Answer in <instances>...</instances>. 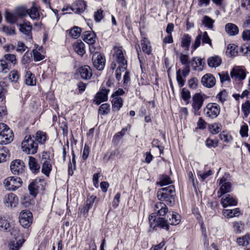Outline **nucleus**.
Listing matches in <instances>:
<instances>
[{
	"label": "nucleus",
	"mask_w": 250,
	"mask_h": 250,
	"mask_svg": "<svg viewBox=\"0 0 250 250\" xmlns=\"http://www.w3.org/2000/svg\"><path fill=\"white\" fill-rule=\"evenodd\" d=\"M157 196L159 200L165 201L168 205L172 206L175 203V188L170 186L162 188L157 191Z\"/></svg>",
	"instance_id": "f257e3e1"
},
{
	"label": "nucleus",
	"mask_w": 250,
	"mask_h": 250,
	"mask_svg": "<svg viewBox=\"0 0 250 250\" xmlns=\"http://www.w3.org/2000/svg\"><path fill=\"white\" fill-rule=\"evenodd\" d=\"M21 148L26 153L33 155L37 153L38 146L31 135H26L21 143Z\"/></svg>",
	"instance_id": "f03ea898"
},
{
	"label": "nucleus",
	"mask_w": 250,
	"mask_h": 250,
	"mask_svg": "<svg viewBox=\"0 0 250 250\" xmlns=\"http://www.w3.org/2000/svg\"><path fill=\"white\" fill-rule=\"evenodd\" d=\"M113 50V57L118 66L123 69H126L127 66V61L125 57V51L123 50L122 46H114Z\"/></svg>",
	"instance_id": "7ed1b4c3"
},
{
	"label": "nucleus",
	"mask_w": 250,
	"mask_h": 250,
	"mask_svg": "<svg viewBox=\"0 0 250 250\" xmlns=\"http://www.w3.org/2000/svg\"><path fill=\"white\" fill-rule=\"evenodd\" d=\"M0 231H10L11 234L13 235L16 239L19 237L20 233V230L16 228H12V226L9 222L4 216H0Z\"/></svg>",
	"instance_id": "20e7f679"
},
{
	"label": "nucleus",
	"mask_w": 250,
	"mask_h": 250,
	"mask_svg": "<svg viewBox=\"0 0 250 250\" xmlns=\"http://www.w3.org/2000/svg\"><path fill=\"white\" fill-rule=\"evenodd\" d=\"M22 183V180L20 177L15 176L9 177L3 182L6 189L9 190H16L21 187Z\"/></svg>",
	"instance_id": "39448f33"
},
{
	"label": "nucleus",
	"mask_w": 250,
	"mask_h": 250,
	"mask_svg": "<svg viewBox=\"0 0 250 250\" xmlns=\"http://www.w3.org/2000/svg\"><path fill=\"white\" fill-rule=\"evenodd\" d=\"M220 108L216 103H208L204 108V115L210 119L216 118L219 114Z\"/></svg>",
	"instance_id": "423d86ee"
},
{
	"label": "nucleus",
	"mask_w": 250,
	"mask_h": 250,
	"mask_svg": "<svg viewBox=\"0 0 250 250\" xmlns=\"http://www.w3.org/2000/svg\"><path fill=\"white\" fill-rule=\"evenodd\" d=\"M204 99L200 93H195L192 98L191 106L192 111L196 115H199V110L201 108L204 103Z\"/></svg>",
	"instance_id": "0eeeda50"
},
{
	"label": "nucleus",
	"mask_w": 250,
	"mask_h": 250,
	"mask_svg": "<svg viewBox=\"0 0 250 250\" xmlns=\"http://www.w3.org/2000/svg\"><path fill=\"white\" fill-rule=\"evenodd\" d=\"M32 214L30 211L22 210L20 214L19 222L23 227L27 228L32 224Z\"/></svg>",
	"instance_id": "6e6552de"
},
{
	"label": "nucleus",
	"mask_w": 250,
	"mask_h": 250,
	"mask_svg": "<svg viewBox=\"0 0 250 250\" xmlns=\"http://www.w3.org/2000/svg\"><path fill=\"white\" fill-rule=\"evenodd\" d=\"M93 64L95 68L99 71L103 70L105 66V58L99 52L95 53L92 58Z\"/></svg>",
	"instance_id": "1a4fd4ad"
},
{
	"label": "nucleus",
	"mask_w": 250,
	"mask_h": 250,
	"mask_svg": "<svg viewBox=\"0 0 250 250\" xmlns=\"http://www.w3.org/2000/svg\"><path fill=\"white\" fill-rule=\"evenodd\" d=\"M24 167V163L19 159L13 161L10 164L11 171L14 175H20L22 173Z\"/></svg>",
	"instance_id": "9d476101"
},
{
	"label": "nucleus",
	"mask_w": 250,
	"mask_h": 250,
	"mask_svg": "<svg viewBox=\"0 0 250 250\" xmlns=\"http://www.w3.org/2000/svg\"><path fill=\"white\" fill-rule=\"evenodd\" d=\"M0 132L2 133L3 136L5 145L9 144L13 140V133L5 124L0 123Z\"/></svg>",
	"instance_id": "9b49d317"
},
{
	"label": "nucleus",
	"mask_w": 250,
	"mask_h": 250,
	"mask_svg": "<svg viewBox=\"0 0 250 250\" xmlns=\"http://www.w3.org/2000/svg\"><path fill=\"white\" fill-rule=\"evenodd\" d=\"M230 74L231 78L235 80H243L246 77V71L242 66H234L231 70Z\"/></svg>",
	"instance_id": "f8f14e48"
},
{
	"label": "nucleus",
	"mask_w": 250,
	"mask_h": 250,
	"mask_svg": "<svg viewBox=\"0 0 250 250\" xmlns=\"http://www.w3.org/2000/svg\"><path fill=\"white\" fill-rule=\"evenodd\" d=\"M219 185L221 186L220 189L218 191V194H220L218 197H221L222 195L231 191V184L228 182L227 178L223 176L220 180Z\"/></svg>",
	"instance_id": "ddd939ff"
},
{
	"label": "nucleus",
	"mask_w": 250,
	"mask_h": 250,
	"mask_svg": "<svg viewBox=\"0 0 250 250\" xmlns=\"http://www.w3.org/2000/svg\"><path fill=\"white\" fill-rule=\"evenodd\" d=\"M46 152H43L42 155L41 162L42 163V172L46 176H48L52 170V165L50 163V159L46 158Z\"/></svg>",
	"instance_id": "4468645a"
},
{
	"label": "nucleus",
	"mask_w": 250,
	"mask_h": 250,
	"mask_svg": "<svg viewBox=\"0 0 250 250\" xmlns=\"http://www.w3.org/2000/svg\"><path fill=\"white\" fill-rule=\"evenodd\" d=\"M86 5L83 0H76L70 6L67 8L71 9L73 12L76 14H80L84 11L86 9Z\"/></svg>",
	"instance_id": "2eb2a0df"
},
{
	"label": "nucleus",
	"mask_w": 250,
	"mask_h": 250,
	"mask_svg": "<svg viewBox=\"0 0 250 250\" xmlns=\"http://www.w3.org/2000/svg\"><path fill=\"white\" fill-rule=\"evenodd\" d=\"M109 92V89L102 87L95 97L94 102L97 105L100 104L102 102L106 101L108 99V93Z\"/></svg>",
	"instance_id": "dca6fc26"
},
{
	"label": "nucleus",
	"mask_w": 250,
	"mask_h": 250,
	"mask_svg": "<svg viewBox=\"0 0 250 250\" xmlns=\"http://www.w3.org/2000/svg\"><path fill=\"white\" fill-rule=\"evenodd\" d=\"M3 203L7 207H15L18 203V198L15 194L10 193L4 196Z\"/></svg>",
	"instance_id": "f3484780"
},
{
	"label": "nucleus",
	"mask_w": 250,
	"mask_h": 250,
	"mask_svg": "<svg viewBox=\"0 0 250 250\" xmlns=\"http://www.w3.org/2000/svg\"><path fill=\"white\" fill-rule=\"evenodd\" d=\"M81 78L84 80H89L92 76V72L91 68L87 65H84L80 67L78 69Z\"/></svg>",
	"instance_id": "a211bd4d"
},
{
	"label": "nucleus",
	"mask_w": 250,
	"mask_h": 250,
	"mask_svg": "<svg viewBox=\"0 0 250 250\" xmlns=\"http://www.w3.org/2000/svg\"><path fill=\"white\" fill-rule=\"evenodd\" d=\"M201 83L205 87L211 88L215 85L216 80L212 74H206L202 78Z\"/></svg>",
	"instance_id": "6ab92c4d"
},
{
	"label": "nucleus",
	"mask_w": 250,
	"mask_h": 250,
	"mask_svg": "<svg viewBox=\"0 0 250 250\" xmlns=\"http://www.w3.org/2000/svg\"><path fill=\"white\" fill-rule=\"evenodd\" d=\"M221 204L223 208H225L228 206H236L237 204V200L234 197L228 194L225 197L222 198Z\"/></svg>",
	"instance_id": "aec40b11"
},
{
	"label": "nucleus",
	"mask_w": 250,
	"mask_h": 250,
	"mask_svg": "<svg viewBox=\"0 0 250 250\" xmlns=\"http://www.w3.org/2000/svg\"><path fill=\"white\" fill-rule=\"evenodd\" d=\"M96 35L91 31H86L83 33L82 38L83 40L89 45L94 44L96 42Z\"/></svg>",
	"instance_id": "412c9836"
},
{
	"label": "nucleus",
	"mask_w": 250,
	"mask_h": 250,
	"mask_svg": "<svg viewBox=\"0 0 250 250\" xmlns=\"http://www.w3.org/2000/svg\"><path fill=\"white\" fill-rule=\"evenodd\" d=\"M43 180L42 179H35L32 181L28 186V190L30 194L35 197L38 192V189L40 187L39 185V182H43Z\"/></svg>",
	"instance_id": "4be33fe9"
},
{
	"label": "nucleus",
	"mask_w": 250,
	"mask_h": 250,
	"mask_svg": "<svg viewBox=\"0 0 250 250\" xmlns=\"http://www.w3.org/2000/svg\"><path fill=\"white\" fill-rule=\"evenodd\" d=\"M154 211L157 216H163L167 212L168 208L164 203L159 202L155 205Z\"/></svg>",
	"instance_id": "5701e85b"
},
{
	"label": "nucleus",
	"mask_w": 250,
	"mask_h": 250,
	"mask_svg": "<svg viewBox=\"0 0 250 250\" xmlns=\"http://www.w3.org/2000/svg\"><path fill=\"white\" fill-rule=\"evenodd\" d=\"M28 166L29 169L34 173H37L39 172L40 165L38 161L32 156L28 157Z\"/></svg>",
	"instance_id": "b1692460"
},
{
	"label": "nucleus",
	"mask_w": 250,
	"mask_h": 250,
	"mask_svg": "<svg viewBox=\"0 0 250 250\" xmlns=\"http://www.w3.org/2000/svg\"><path fill=\"white\" fill-rule=\"evenodd\" d=\"M225 30L229 36H235L239 33L238 26L232 23H228L226 24Z\"/></svg>",
	"instance_id": "393cba45"
},
{
	"label": "nucleus",
	"mask_w": 250,
	"mask_h": 250,
	"mask_svg": "<svg viewBox=\"0 0 250 250\" xmlns=\"http://www.w3.org/2000/svg\"><path fill=\"white\" fill-rule=\"evenodd\" d=\"M191 41V37L188 34H184L181 39V46L184 48L185 50H188Z\"/></svg>",
	"instance_id": "a878e982"
},
{
	"label": "nucleus",
	"mask_w": 250,
	"mask_h": 250,
	"mask_svg": "<svg viewBox=\"0 0 250 250\" xmlns=\"http://www.w3.org/2000/svg\"><path fill=\"white\" fill-rule=\"evenodd\" d=\"M73 47L75 51L81 56H83L85 53V45L82 41L75 42Z\"/></svg>",
	"instance_id": "bb28decb"
},
{
	"label": "nucleus",
	"mask_w": 250,
	"mask_h": 250,
	"mask_svg": "<svg viewBox=\"0 0 250 250\" xmlns=\"http://www.w3.org/2000/svg\"><path fill=\"white\" fill-rule=\"evenodd\" d=\"M28 15L30 18L33 20H38L40 19V15L38 7L35 6L34 4L32 6L28 9Z\"/></svg>",
	"instance_id": "cd10ccee"
},
{
	"label": "nucleus",
	"mask_w": 250,
	"mask_h": 250,
	"mask_svg": "<svg viewBox=\"0 0 250 250\" xmlns=\"http://www.w3.org/2000/svg\"><path fill=\"white\" fill-rule=\"evenodd\" d=\"M111 101L113 110L119 111L123 106V100L120 97H112Z\"/></svg>",
	"instance_id": "c85d7f7f"
},
{
	"label": "nucleus",
	"mask_w": 250,
	"mask_h": 250,
	"mask_svg": "<svg viewBox=\"0 0 250 250\" xmlns=\"http://www.w3.org/2000/svg\"><path fill=\"white\" fill-rule=\"evenodd\" d=\"M142 49L144 52L149 55L151 52V47L148 40L146 38H143L141 41Z\"/></svg>",
	"instance_id": "c756f323"
},
{
	"label": "nucleus",
	"mask_w": 250,
	"mask_h": 250,
	"mask_svg": "<svg viewBox=\"0 0 250 250\" xmlns=\"http://www.w3.org/2000/svg\"><path fill=\"white\" fill-rule=\"evenodd\" d=\"M236 243L241 246H246L250 244V233H247L236 239Z\"/></svg>",
	"instance_id": "7c9ffc66"
},
{
	"label": "nucleus",
	"mask_w": 250,
	"mask_h": 250,
	"mask_svg": "<svg viewBox=\"0 0 250 250\" xmlns=\"http://www.w3.org/2000/svg\"><path fill=\"white\" fill-rule=\"evenodd\" d=\"M24 242L25 239L23 238L11 241L9 244V250H19Z\"/></svg>",
	"instance_id": "2f4dec72"
},
{
	"label": "nucleus",
	"mask_w": 250,
	"mask_h": 250,
	"mask_svg": "<svg viewBox=\"0 0 250 250\" xmlns=\"http://www.w3.org/2000/svg\"><path fill=\"white\" fill-rule=\"evenodd\" d=\"M32 29V25L29 22H25L20 24V31L26 35H30Z\"/></svg>",
	"instance_id": "473e14b6"
},
{
	"label": "nucleus",
	"mask_w": 250,
	"mask_h": 250,
	"mask_svg": "<svg viewBox=\"0 0 250 250\" xmlns=\"http://www.w3.org/2000/svg\"><path fill=\"white\" fill-rule=\"evenodd\" d=\"M34 140L35 139L36 141L40 144H44L46 141V133L41 131H38L35 135V136H33L32 137Z\"/></svg>",
	"instance_id": "72a5a7b5"
},
{
	"label": "nucleus",
	"mask_w": 250,
	"mask_h": 250,
	"mask_svg": "<svg viewBox=\"0 0 250 250\" xmlns=\"http://www.w3.org/2000/svg\"><path fill=\"white\" fill-rule=\"evenodd\" d=\"M156 220L157 225L160 228L165 229L167 230L169 229V225L168 219L166 220L164 218L158 217L157 219H154V221Z\"/></svg>",
	"instance_id": "f704fd0d"
},
{
	"label": "nucleus",
	"mask_w": 250,
	"mask_h": 250,
	"mask_svg": "<svg viewBox=\"0 0 250 250\" xmlns=\"http://www.w3.org/2000/svg\"><path fill=\"white\" fill-rule=\"evenodd\" d=\"M9 157V149L5 146L0 147V163L5 162Z\"/></svg>",
	"instance_id": "c9c22d12"
},
{
	"label": "nucleus",
	"mask_w": 250,
	"mask_h": 250,
	"mask_svg": "<svg viewBox=\"0 0 250 250\" xmlns=\"http://www.w3.org/2000/svg\"><path fill=\"white\" fill-rule=\"evenodd\" d=\"M222 60L218 56L210 57L208 59V65L211 67H216L219 66L221 63Z\"/></svg>",
	"instance_id": "e433bc0d"
},
{
	"label": "nucleus",
	"mask_w": 250,
	"mask_h": 250,
	"mask_svg": "<svg viewBox=\"0 0 250 250\" xmlns=\"http://www.w3.org/2000/svg\"><path fill=\"white\" fill-rule=\"evenodd\" d=\"M25 83L28 85H36V83L34 75L29 71L26 72Z\"/></svg>",
	"instance_id": "4c0bfd02"
},
{
	"label": "nucleus",
	"mask_w": 250,
	"mask_h": 250,
	"mask_svg": "<svg viewBox=\"0 0 250 250\" xmlns=\"http://www.w3.org/2000/svg\"><path fill=\"white\" fill-rule=\"evenodd\" d=\"M72 160H71V161H70V162L68 164V174L71 176H72L73 174L74 170L76 169V159H75L76 156H75V155L73 151H72Z\"/></svg>",
	"instance_id": "58836bf2"
},
{
	"label": "nucleus",
	"mask_w": 250,
	"mask_h": 250,
	"mask_svg": "<svg viewBox=\"0 0 250 250\" xmlns=\"http://www.w3.org/2000/svg\"><path fill=\"white\" fill-rule=\"evenodd\" d=\"M5 19L8 22L11 24L15 23L18 21V17L16 13L7 11L5 12Z\"/></svg>",
	"instance_id": "ea45409f"
},
{
	"label": "nucleus",
	"mask_w": 250,
	"mask_h": 250,
	"mask_svg": "<svg viewBox=\"0 0 250 250\" xmlns=\"http://www.w3.org/2000/svg\"><path fill=\"white\" fill-rule=\"evenodd\" d=\"M11 69V64L9 62H6L2 58L0 60V73H7Z\"/></svg>",
	"instance_id": "a19ab883"
},
{
	"label": "nucleus",
	"mask_w": 250,
	"mask_h": 250,
	"mask_svg": "<svg viewBox=\"0 0 250 250\" xmlns=\"http://www.w3.org/2000/svg\"><path fill=\"white\" fill-rule=\"evenodd\" d=\"M167 215V217H169L168 223L171 225H177L180 222V216L178 214H174L173 213Z\"/></svg>",
	"instance_id": "79ce46f5"
},
{
	"label": "nucleus",
	"mask_w": 250,
	"mask_h": 250,
	"mask_svg": "<svg viewBox=\"0 0 250 250\" xmlns=\"http://www.w3.org/2000/svg\"><path fill=\"white\" fill-rule=\"evenodd\" d=\"M3 59L6 62H9L10 64H13L14 65L17 63V59L16 56L14 54H6L3 56Z\"/></svg>",
	"instance_id": "37998d69"
},
{
	"label": "nucleus",
	"mask_w": 250,
	"mask_h": 250,
	"mask_svg": "<svg viewBox=\"0 0 250 250\" xmlns=\"http://www.w3.org/2000/svg\"><path fill=\"white\" fill-rule=\"evenodd\" d=\"M28 9L23 6L18 7L15 9V13L18 17H24L28 15Z\"/></svg>",
	"instance_id": "c03bdc74"
},
{
	"label": "nucleus",
	"mask_w": 250,
	"mask_h": 250,
	"mask_svg": "<svg viewBox=\"0 0 250 250\" xmlns=\"http://www.w3.org/2000/svg\"><path fill=\"white\" fill-rule=\"evenodd\" d=\"M202 61L203 60L201 58L193 57L190 62L193 69L196 70L198 66L203 65Z\"/></svg>",
	"instance_id": "a18cd8bd"
},
{
	"label": "nucleus",
	"mask_w": 250,
	"mask_h": 250,
	"mask_svg": "<svg viewBox=\"0 0 250 250\" xmlns=\"http://www.w3.org/2000/svg\"><path fill=\"white\" fill-rule=\"evenodd\" d=\"M110 110V105L108 104H102L99 108V113L102 115L107 114Z\"/></svg>",
	"instance_id": "49530a36"
},
{
	"label": "nucleus",
	"mask_w": 250,
	"mask_h": 250,
	"mask_svg": "<svg viewBox=\"0 0 250 250\" xmlns=\"http://www.w3.org/2000/svg\"><path fill=\"white\" fill-rule=\"evenodd\" d=\"M214 21L208 16H205L203 17L202 22L205 26L208 28L212 29L213 28V24Z\"/></svg>",
	"instance_id": "de8ad7c7"
},
{
	"label": "nucleus",
	"mask_w": 250,
	"mask_h": 250,
	"mask_svg": "<svg viewBox=\"0 0 250 250\" xmlns=\"http://www.w3.org/2000/svg\"><path fill=\"white\" fill-rule=\"evenodd\" d=\"M176 80L180 87H183L185 85L186 79L182 75L180 69L176 71Z\"/></svg>",
	"instance_id": "09e8293b"
},
{
	"label": "nucleus",
	"mask_w": 250,
	"mask_h": 250,
	"mask_svg": "<svg viewBox=\"0 0 250 250\" xmlns=\"http://www.w3.org/2000/svg\"><path fill=\"white\" fill-rule=\"evenodd\" d=\"M222 126L220 124L215 123L209 126L210 132L213 134H216L221 130Z\"/></svg>",
	"instance_id": "8fccbe9b"
},
{
	"label": "nucleus",
	"mask_w": 250,
	"mask_h": 250,
	"mask_svg": "<svg viewBox=\"0 0 250 250\" xmlns=\"http://www.w3.org/2000/svg\"><path fill=\"white\" fill-rule=\"evenodd\" d=\"M172 183L170 178L167 175H163L160 179V181L157 183L161 186L167 185Z\"/></svg>",
	"instance_id": "3c124183"
},
{
	"label": "nucleus",
	"mask_w": 250,
	"mask_h": 250,
	"mask_svg": "<svg viewBox=\"0 0 250 250\" xmlns=\"http://www.w3.org/2000/svg\"><path fill=\"white\" fill-rule=\"evenodd\" d=\"M233 227L234 231L236 233H240L244 229V224L241 221L233 222Z\"/></svg>",
	"instance_id": "603ef678"
},
{
	"label": "nucleus",
	"mask_w": 250,
	"mask_h": 250,
	"mask_svg": "<svg viewBox=\"0 0 250 250\" xmlns=\"http://www.w3.org/2000/svg\"><path fill=\"white\" fill-rule=\"evenodd\" d=\"M202 32L200 31L199 34L196 36L192 47L193 50H196L201 44L202 37Z\"/></svg>",
	"instance_id": "864d4df0"
},
{
	"label": "nucleus",
	"mask_w": 250,
	"mask_h": 250,
	"mask_svg": "<svg viewBox=\"0 0 250 250\" xmlns=\"http://www.w3.org/2000/svg\"><path fill=\"white\" fill-rule=\"evenodd\" d=\"M81 32V28L75 26L70 30L69 34L72 38L77 39L80 36Z\"/></svg>",
	"instance_id": "5fc2aeb1"
},
{
	"label": "nucleus",
	"mask_w": 250,
	"mask_h": 250,
	"mask_svg": "<svg viewBox=\"0 0 250 250\" xmlns=\"http://www.w3.org/2000/svg\"><path fill=\"white\" fill-rule=\"evenodd\" d=\"M19 79V75L17 70H13L9 74V80L13 83H17Z\"/></svg>",
	"instance_id": "6e6d98bb"
},
{
	"label": "nucleus",
	"mask_w": 250,
	"mask_h": 250,
	"mask_svg": "<svg viewBox=\"0 0 250 250\" xmlns=\"http://www.w3.org/2000/svg\"><path fill=\"white\" fill-rule=\"evenodd\" d=\"M242 110L243 112L245 117H247L250 113V102L247 101L242 105Z\"/></svg>",
	"instance_id": "4d7b16f0"
},
{
	"label": "nucleus",
	"mask_w": 250,
	"mask_h": 250,
	"mask_svg": "<svg viewBox=\"0 0 250 250\" xmlns=\"http://www.w3.org/2000/svg\"><path fill=\"white\" fill-rule=\"evenodd\" d=\"M181 96L182 99L188 104L191 98L190 92L186 88H183L181 91Z\"/></svg>",
	"instance_id": "13d9d810"
},
{
	"label": "nucleus",
	"mask_w": 250,
	"mask_h": 250,
	"mask_svg": "<svg viewBox=\"0 0 250 250\" xmlns=\"http://www.w3.org/2000/svg\"><path fill=\"white\" fill-rule=\"evenodd\" d=\"M95 202H98V199L97 198L96 196L91 195L87 197L85 205L91 208Z\"/></svg>",
	"instance_id": "bf43d9fd"
},
{
	"label": "nucleus",
	"mask_w": 250,
	"mask_h": 250,
	"mask_svg": "<svg viewBox=\"0 0 250 250\" xmlns=\"http://www.w3.org/2000/svg\"><path fill=\"white\" fill-rule=\"evenodd\" d=\"M227 91L225 90H223L217 95L216 98L218 99L221 103H223L227 100Z\"/></svg>",
	"instance_id": "052dcab7"
},
{
	"label": "nucleus",
	"mask_w": 250,
	"mask_h": 250,
	"mask_svg": "<svg viewBox=\"0 0 250 250\" xmlns=\"http://www.w3.org/2000/svg\"><path fill=\"white\" fill-rule=\"evenodd\" d=\"M13 49L16 48L17 52L22 53L25 51L27 47L21 42H18L17 47H13Z\"/></svg>",
	"instance_id": "680f3d73"
},
{
	"label": "nucleus",
	"mask_w": 250,
	"mask_h": 250,
	"mask_svg": "<svg viewBox=\"0 0 250 250\" xmlns=\"http://www.w3.org/2000/svg\"><path fill=\"white\" fill-rule=\"evenodd\" d=\"M249 126L247 124L244 123L241 127L240 134L242 137H247L248 136Z\"/></svg>",
	"instance_id": "e2e57ef3"
},
{
	"label": "nucleus",
	"mask_w": 250,
	"mask_h": 250,
	"mask_svg": "<svg viewBox=\"0 0 250 250\" xmlns=\"http://www.w3.org/2000/svg\"><path fill=\"white\" fill-rule=\"evenodd\" d=\"M32 55V53L26 52L22 58L21 63L24 64L29 63L30 62Z\"/></svg>",
	"instance_id": "0e129e2a"
},
{
	"label": "nucleus",
	"mask_w": 250,
	"mask_h": 250,
	"mask_svg": "<svg viewBox=\"0 0 250 250\" xmlns=\"http://www.w3.org/2000/svg\"><path fill=\"white\" fill-rule=\"evenodd\" d=\"M94 20L96 22H100L104 18L103 11L100 9L95 12Z\"/></svg>",
	"instance_id": "69168bd1"
},
{
	"label": "nucleus",
	"mask_w": 250,
	"mask_h": 250,
	"mask_svg": "<svg viewBox=\"0 0 250 250\" xmlns=\"http://www.w3.org/2000/svg\"><path fill=\"white\" fill-rule=\"evenodd\" d=\"M220 139L225 143H229L232 140V137L228 135L227 133L223 131L219 134Z\"/></svg>",
	"instance_id": "338daca9"
},
{
	"label": "nucleus",
	"mask_w": 250,
	"mask_h": 250,
	"mask_svg": "<svg viewBox=\"0 0 250 250\" xmlns=\"http://www.w3.org/2000/svg\"><path fill=\"white\" fill-rule=\"evenodd\" d=\"M240 51L244 55L250 56V44H247L242 45L240 49Z\"/></svg>",
	"instance_id": "774afa93"
}]
</instances>
